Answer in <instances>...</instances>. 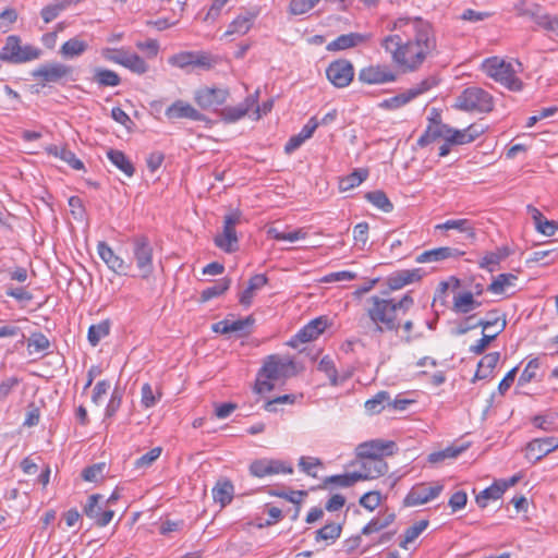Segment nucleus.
<instances>
[{"label":"nucleus","mask_w":558,"mask_h":558,"mask_svg":"<svg viewBox=\"0 0 558 558\" xmlns=\"http://www.w3.org/2000/svg\"><path fill=\"white\" fill-rule=\"evenodd\" d=\"M161 448L155 447L135 461V468L143 469L150 466L161 454Z\"/></svg>","instance_id":"e2e57ef3"},{"label":"nucleus","mask_w":558,"mask_h":558,"mask_svg":"<svg viewBox=\"0 0 558 558\" xmlns=\"http://www.w3.org/2000/svg\"><path fill=\"white\" fill-rule=\"evenodd\" d=\"M398 74L388 64H369L359 71L357 80L367 85H381L396 82Z\"/></svg>","instance_id":"9d476101"},{"label":"nucleus","mask_w":558,"mask_h":558,"mask_svg":"<svg viewBox=\"0 0 558 558\" xmlns=\"http://www.w3.org/2000/svg\"><path fill=\"white\" fill-rule=\"evenodd\" d=\"M449 132H451V126H449L448 124H445V123H438L435 125L427 124L426 130L418 137L416 144L420 147H425L439 138L447 141Z\"/></svg>","instance_id":"a878e982"},{"label":"nucleus","mask_w":558,"mask_h":558,"mask_svg":"<svg viewBox=\"0 0 558 558\" xmlns=\"http://www.w3.org/2000/svg\"><path fill=\"white\" fill-rule=\"evenodd\" d=\"M371 39L369 34L349 33L338 36L335 40L330 41L326 49L328 51H341L350 48L357 47Z\"/></svg>","instance_id":"4be33fe9"},{"label":"nucleus","mask_w":558,"mask_h":558,"mask_svg":"<svg viewBox=\"0 0 558 558\" xmlns=\"http://www.w3.org/2000/svg\"><path fill=\"white\" fill-rule=\"evenodd\" d=\"M326 76L335 87H347L354 78V66L347 59L335 60L327 66Z\"/></svg>","instance_id":"9b49d317"},{"label":"nucleus","mask_w":558,"mask_h":558,"mask_svg":"<svg viewBox=\"0 0 558 558\" xmlns=\"http://www.w3.org/2000/svg\"><path fill=\"white\" fill-rule=\"evenodd\" d=\"M320 0H290L288 11L292 15H302L312 10Z\"/></svg>","instance_id":"6e6d98bb"},{"label":"nucleus","mask_w":558,"mask_h":558,"mask_svg":"<svg viewBox=\"0 0 558 558\" xmlns=\"http://www.w3.org/2000/svg\"><path fill=\"white\" fill-rule=\"evenodd\" d=\"M110 333V322L108 319L88 328L87 339L93 347H96L101 339Z\"/></svg>","instance_id":"c03bdc74"},{"label":"nucleus","mask_w":558,"mask_h":558,"mask_svg":"<svg viewBox=\"0 0 558 558\" xmlns=\"http://www.w3.org/2000/svg\"><path fill=\"white\" fill-rule=\"evenodd\" d=\"M357 472L331 475L324 480V485L335 484L341 487H351L359 481Z\"/></svg>","instance_id":"603ef678"},{"label":"nucleus","mask_w":558,"mask_h":558,"mask_svg":"<svg viewBox=\"0 0 558 558\" xmlns=\"http://www.w3.org/2000/svg\"><path fill=\"white\" fill-rule=\"evenodd\" d=\"M231 279L228 277L221 278L215 283L206 289H204L201 293V301L207 302L214 298L222 295L230 288Z\"/></svg>","instance_id":"ea45409f"},{"label":"nucleus","mask_w":558,"mask_h":558,"mask_svg":"<svg viewBox=\"0 0 558 558\" xmlns=\"http://www.w3.org/2000/svg\"><path fill=\"white\" fill-rule=\"evenodd\" d=\"M422 278V269H403L392 272L387 278V284L390 290H399L407 284L420 281Z\"/></svg>","instance_id":"b1692460"},{"label":"nucleus","mask_w":558,"mask_h":558,"mask_svg":"<svg viewBox=\"0 0 558 558\" xmlns=\"http://www.w3.org/2000/svg\"><path fill=\"white\" fill-rule=\"evenodd\" d=\"M93 81L100 87H116L120 85L121 77L112 70L96 68L94 70Z\"/></svg>","instance_id":"c9c22d12"},{"label":"nucleus","mask_w":558,"mask_h":558,"mask_svg":"<svg viewBox=\"0 0 558 558\" xmlns=\"http://www.w3.org/2000/svg\"><path fill=\"white\" fill-rule=\"evenodd\" d=\"M102 500L100 494H93L88 497L86 505L83 507V513L94 520L95 524L99 527L107 526L114 517V511L111 509L102 510L99 505Z\"/></svg>","instance_id":"4468645a"},{"label":"nucleus","mask_w":558,"mask_h":558,"mask_svg":"<svg viewBox=\"0 0 558 558\" xmlns=\"http://www.w3.org/2000/svg\"><path fill=\"white\" fill-rule=\"evenodd\" d=\"M242 220V213L233 210L227 214L223 218L222 233L217 234L214 243L217 247L226 253H233L239 248V239L235 231V226Z\"/></svg>","instance_id":"39448f33"},{"label":"nucleus","mask_w":558,"mask_h":558,"mask_svg":"<svg viewBox=\"0 0 558 558\" xmlns=\"http://www.w3.org/2000/svg\"><path fill=\"white\" fill-rule=\"evenodd\" d=\"M318 369L320 372H324L328 376L330 384L332 386L338 385V372H337L333 361L328 355H325L319 361Z\"/></svg>","instance_id":"13d9d810"},{"label":"nucleus","mask_w":558,"mask_h":558,"mask_svg":"<svg viewBox=\"0 0 558 558\" xmlns=\"http://www.w3.org/2000/svg\"><path fill=\"white\" fill-rule=\"evenodd\" d=\"M123 66L136 74H144L148 70V65L145 60L136 53H129Z\"/></svg>","instance_id":"4d7b16f0"},{"label":"nucleus","mask_w":558,"mask_h":558,"mask_svg":"<svg viewBox=\"0 0 558 558\" xmlns=\"http://www.w3.org/2000/svg\"><path fill=\"white\" fill-rule=\"evenodd\" d=\"M73 68L59 62H47L32 71V76L43 87L49 83H59L72 75Z\"/></svg>","instance_id":"1a4fd4ad"},{"label":"nucleus","mask_w":558,"mask_h":558,"mask_svg":"<svg viewBox=\"0 0 558 558\" xmlns=\"http://www.w3.org/2000/svg\"><path fill=\"white\" fill-rule=\"evenodd\" d=\"M464 255L463 251L456 247L442 246L425 251L416 257L417 263L440 262L448 258H459Z\"/></svg>","instance_id":"393cba45"},{"label":"nucleus","mask_w":558,"mask_h":558,"mask_svg":"<svg viewBox=\"0 0 558 558\" xmlns=\"http://www.w3.org/2000/svg\"><path fill=\"white\" fill-rule=\"evenodd\" d=\"M97 253L107 267L119 276H126L131 265L117 255L105 241L97 244Z\"/></svg>","instance_id":"f3484780"},{"label":"nucleus","mask_w":558,"mask_h":558,"mask_svg":"<svg viewBox=\"0 0 558 558\" xmlns=\"http://www.w3.org/2000/svg\"><path fill=\"white\" fill-rule=\"evenodd\" d=\"M447 142L457 145H464L473 142V136L468 133L466 129L457 130L451 128V132L447 137Z\"/></svg>","instance_id":"680f3d73"},{"label":"nucleus","mask_w":558,"mask_h":558,"mask_svg":"<svg viewBox=\"0 0 558 558\" xmlns=\"http://www.w3.org/2000/svg\"><path fill=\"white\" fill-rule=\"evenodd\" d=\"M437 80L433 76L424 78L416 86L407 89L403 93H400L393 97L384 99L378 104V107L384 110H397L424 93L428 92L430 88L437 85Z\"/></svg>","instance_id":"423d86ee"},{"label":"nucleus","mask_w":558,"mask_h":558,"mask_svg":"<svg viewBox=\"0 0 558 558\" xmlns=\"http://www.w3.org/2000/svg\"><path fill=\"white\" fill-rule=\"evenodd\" d=\"M390 396L387 391L377 392L372 399H368L364 407L367 413L377 414L385 409V402L388 403Z\"/></svg>","instance_id":"09e8293b"},{"label":"nucleus","mask_w":558,"mask_h":558,"mask_svg":"<svg viewBox=\"0 0 558 558\" xmlns=\"http://www.w3.org/2000/svg\"><path fill=\"white\" fill-rule=\"evenodd\" d=\"M360 505L369 510L373 511L377 507H379L381 502V495L378 490H371L365 493L359 500Z\"/></svg>","instance_id":"052dcab7"},{"label":"nucleus","mask_w":558,"mask_h":558,"mask_svg":"<svg viewBox=\"0 0 558 558\" xmlns=\"http://www.w3.org/2000/svg\"><path fill=\"white\" fill-rule=\"evenodd\" d=\"M107 157L125 175L132 177L134 174L135 168L123 151L109 149L107 151Z\"/></svg>","instance_id":"e433bc0d"},{"label":"nucleus","mask_w":558,"mask_h":558,"mask_svg":"<svg viewBox=\"0 0 558 558\" xmlns=\"http://www.w3.org/2000/svg\"><path fill=\"white\" fill-rule=\"evenodd\" d=\"M258 90L254 95H248L243 102L233 107H226L221 111V118L228 123H233L246 116V113L256 105Z\"/></svg>","instance_id":"412c9836"},{"label":"nucleus","mask_w":558,"mask_h":558,"mask_svg":"<svg viewBox=\"0 0 558 558\" xmlns=\"http://www.w3.org/2000/svg\"><path fill=\"white\" fill-rule=\"evenodd\" d=\"M260 374L269 380L289 378L296 374L295 363L290 357L269 355L260 368Z\"/></svg>","instance_id":"6e6552de"},{"label":"nucleus","mask_w":558,"mask_h":558,"mask_svg":"<svg viewBox=\"0 0 558 558\" xmlns=\"http://www.w3.org/2000/svg\"><path fill=\"white\" fill-rule=\"evenodd\" d=\"M366 314L373 324V332L398 331L401 324L398 313H407L414 304L410 293H405L400 300L384 299L373 295L367 299Z\"/></svg>","instance_id":"f03ea898"},{"label":"nucleus","mask_w":558,"mask_h":558,"mask_svg":"<svg viewBox=\"0 0 558 558\" xmlns=\"http://www.w3.org/2000/svg\"><path fill=\"white\" fill-rule=\"evenodd\" d=\"M229 97V90L220 87H202L195 92L194 100L204 110L216 109Z\"/></svg>","instance_id":"ddd939ff"},{"label":"nucleus","mask_w":558,"mask_h":558,"mask_svg":"<svg viewBox=\"0 0 558 558\" xmlns=\"http://www.w3.org/2000/svg\"><path fill=\"white\" fill-rule=\"evenodd\" d=\"M257 17V13L247 11L244 14L238 15L229 25L228 29L223 33L222 37L232 35L243 36L250 32Z\"/></svg>","instance_id":"5701e85b"},{"label":"nucleus","mask_w":558,"mask_h":558,"mask_svg":"<svg viewBox=\"0 0 558 558\" xmlns=\"http://www.w3.org/2000/svg\"><path fill=\"white\" fill-rule=\"evenodd\" d=\"M213 499L219 504L221 508H225L233 500L234 486L228 478H220L216 482L211 489Z\"/></svg>","instance_id":"bb28decb"},{"label":"nucleus","mask_w":558,"mask_h":558,"mask_svg":"<svg viewBox=\"0 0 558 558\" xmlns=\"http://www.w3.org/2000/svg\"><path fill=\"white\" fill-rule=\"evenodd\" d=\"M510 254L511 250L508 246L497 247L494 252H487L478 262V266L482 269L493 272L500 262L506 259Z\"/></svg>","instance_id":"c756f323"},{"label":"nucleus","mask_w":558,"mask_h":558,"mask_svg":"<svg viewBox=\"0 0 558 558\" xmlns=\"http://www.w3.org/2000/svg\"><path fill=\"white\" fill-rule=\"evenodd\" d=\"M389 470L387 462L383 457L363 458L361 462V471H356L359 481H367L378 478L385 475Z\"/></svg>","instance_id":"a211bd4d"},{"label":"nucleus","mask_w":558,"mask_h":558,"mask_svg":"<svg viewBox=\"0 0 558 558\" xmlns=\"http://www.w3.org/2000/svg\"><path fill=\"white\" fill-rule=\"evenodd\" d=\"M165 116L171 121L177 119H190L193 121L204 120L203 113L183 100H177L171 106H169L165 111Z\"/></svg>","instance_id":"aec40b11"},{"label":"nucleus","mask_w":558,"mask_h":558,"mask_svg":"<svg viewBox=\"0 0 558 558\" xmlns=\"http://www.w3.org/2000/svg\"><path fill=\"white\" fill-rule=\"evenodd\" d=\"M537 26L558 36V15L547 13V16L537 17Z\"/></svg>","instance_id":"774afa93"},{"label":"nucleus","mask_w":558,"mask_h":558,"mask_svg":"<svg viewBox=\"0 0 558 558\" xmlns=\"http://www.w3.org/2000/svg\"><path fill=\"white\" fill-rule=\"evenodd\" d=\"M482 303L476 301L470 291L458 293L453 296L452 311L457 314H469Z\"/></svg>","instance_id":"7c9ffc66"},{"label":"nucleus","mask_w":558,"mask_h":558,"mask_svg":"<svg viewBox=\"0 0 558 558\" xmlns=\"http://www.w3.org/2000/svg\"><path fill=\"white\" fill-rule=\"evenodd\" d=\"M558 258V250L550 248L544 251H535L530 258L531 262H544V265H549Z\"/></svg>","instance_id":"69168bd1"},{"label":"nucleus","mask_w":558,"mask_h":558,"mask_svg":"<svg viewBox=\"0 0 558 558\" xmlns=\"http://www.w3.org/2000/svg\"><path fill=\"white\" fill-rule=\"evenodd\" d=\"M327 327V319L318 317L311 320L302 329H300L289 341L288 345L298 348L300 343H305L318 338Z\"/></svg>","instance_id":"dca6fc26"},{"label":"nucleus","mask_w":558,"mask_h":558,"mask_svg":"<svg viewBox=\"0 0 558 558\" xmlns=\"http://www.w3.org/2000/svg\"><path fill=\"white\" fill-rule=\"evenodd\" d=\"M484 72L496 82L500 83L510 90L519 92L522 89L523 83L515 75V71L510 62L498 59L497 57L488 58L482 65Z\"/></svg>","instance_id":"7ed1b4c3"},{"label":"nucleus","mask_w":558,"mask_h":558,"mask_svg":"<svg viewBox=\"0 0 558 558\" xmlns=\"http://www.w3.org/2000/svg\"><path fill=\"white\" fill-rule=\"evenodd\" d=\"M556 449H558L557 437L535 438L527 442L525 447V458L532 464H535Z\"/></svg>","instance_id":"2eb2a0df"},{"label":"nucleus","mask_w":558,"mask_h":558,"mask_svg":"<svg viewBox=\"0 0 558 558\" xmlns=\"http://www.w3.org/2000/svg\"><path fill=\"white\" fill-rule=\"evenodd\" d=\"M250 473L255 477L270 475L269 459H258L250 464Z\"/></svg>","instance_id":"0e129e2a"},{"label":"nucleus","mask_w":558,"mask_h":558,"mask_svg":"<svg viewBox=\"0 0 558 558\" xmlns=\"http://www.w3.org/2000/svg\"><path fill=\"white\" fill-rule=\"evenodd\" d=\"M428 524V520H421L408 527L404 531L403 539L400 542L399 546L407 549L408 544L414 542L427 529Z\"/></svg>","instance_id":"49530a36"},{"label":"nucleus","mask_w":558,"mask_h":558,"mask_svg":"<svg viewBox=\"0 0 558 558\" xmlns=\"http://www.w3.org/2000/svg\"><path fill=\"white\" fill-rule=\"evenodd\" d=\"M436 229L439 230H451L456 229L465 234V238L469 240H475L476 233L474 228V222L470 219H450L445 221L444 223L437 225Z\"/></svg>","instance_id":"2f4dec72"},{"label":"nucleus","mask_w":558,"mask_h":558,"mask_svg":"<svg viewBox=\"0 0 558 558\" xmlns=\"http://www.w3.org/2000/svg\"><path fill=\"white\" fill-rule=\"evenodd\" d=\"M365 198L375 207L384 213H391L393 204L389 201L386 193L381 190L372 191L365 194Z\"/></svg>","instance_id":"37998d69"},{"label":"nucleus","mask_w":558,"mask_h":558,"mask_svg":"<svg viewBox=\"0 0 558 558\" xmlns=\"http://www.w3.org/2000/svg\"><path fill=\"white\" fill-rule=\"evenodd\" d=\"M161 393L157 390L154 391L153 387L146 383L141 389V403L145 409L153 408L160 400Z\"/></svg>","instance_id":"5fc2aeb1"},{"label":"nucleus","mask_w":558,"mask_h":558,"mask_svg":"<svg viewBox=\"0 0 558 558\" xmlns=\"http://www.w3.org/2000/svg\"><path fill=\"white\" fill-rule=\"evenodd\" d=\"M506 318L504 317L501 319V324H500V327L498 329V331H496L494 335H486L484 333L483 337L473 345L470 347V352L476 354V355H480L482 354L486 348L488 347V344L501 332L504 331V329L506 328Z\"/></svg>","instance_id":"864d4df0"},{"label":"nucleus","mask_w":558,"mask_h":558,"mask_svg":"<svg viewBox=\"0 0 558 558\" xmlns=\"http://www.w3.org/2000/svg\"><path fill=\"white\" fill-rule=\"evenodd\" d=\"M268 283L265 274H256L252 276L247 282L246 289L240 294L239 302L245 307L252 305L255 293Z\"/></svg>","instance_id":"cd10ccee"},{"label":"nucleus","mask_w":558,"mask_h":558,"mask_svg":"<svg viewBox=\"0 0 558 558\" xmlns=\"http://www.w3.org/2000/svg\"><path fill=\"white\" fill-rule=\"evenodd\" d=\"M368 177L367 169H355L353 172L342 178L339 182V189L342 192L352 190L359 186Z\"/></svg>","instance_id":"79ce46f5"},{"label":"nucleus","mask_w":558,"mask_h":558,"mask_svg":"<svg viewBox=\"0 0 558 558\" xmlns=\"http://www.w3.org/2000/svg\"><path fill=\"white\" fill-rule=\"evenodd\" d=\"M453 107L466 112H490L494 108V101L488 92L471 86L456 98Z\"/></svg>","instance_id":"20e7f679"},{"label":"nucleus","mask_w":558,"mask_h":558,"mask_svg":"<svg viewBox=\"0 0 558 558\" xmlns=\"http://www.w3.org/2000/svg\"><path fill=\"white\" fill-rule=\"evenodd\" d=\"M464 450H465V447H463V446H460V447L449 446L444 450L432 452L428 456L427 460L430 463H439L446 459L457 458Z\"/></svg>","instance_id":"3c124183"},{"label":"nucleus","mask_w":558,"mask_h":558,"mask_svg":"<svg viewBox=\"0 0 558 558\" xmlns=\"http://www.w3.org/2000/svg\"><path fill=\"white\" fill-rule=\"evenodd\" d=\"M270 496L283 498L289 502L299 504V501H303V498L307 496V492L305 490H280V489H271L269 490Z\"/></svg>","instance_id":"bf43d9fd"},{"label":"nucleus","mask_w":558,"mask_h":558,"mask_svg":"<svg viewBox=\"0 0 558 558\" xmlns=\"http://www.w3.org/2000/svg\"><path fill=\"white\" fill-rule=\"evenodd\" d=\"M539 367L541 361L538 357L530 360L518 379V385L524 386L533 380H541L537 375Z\"/></svg>","instance_id":"de8ad7c7"},{"label":"nucleus","mask_w":558,"mask_h":558,"mask_svg":"<svg viewBox=\"0 0 558 558\" xmlns=\"http://www.w3.org/2000/svg\"><path fill=\"white\" fill-rule=\"evenodd\" d=\"M505 492L506 486H501L499 482H495L476 496V504L480 508H485L487 506L488 499L497 500L502 496Z\"/></svg>","instance_id":"58836bf2"},{"label":"nucleus","mask_w":558,"mask_h":558,"mask_svg":"<svg viewBox=\"0 0 558 558\" xmlns=\"http://www.w3.org/2000/svg\"><path fill=\"white\" fill-rule=\"evenodd\" d=\"M46 151L49 155L59 157L61 160L65 161L75 170H82L84 168V163L76 158L75 154L72 150L68 149L66 147L60 148L57 145H49L46 148Z\"/></svg>","instance_id":"f704fd0d"},{"label":"nucleus","mask_w":558,"mask_h":558,"mask_svg":"<svg viewBox=\"0 0 558 558\" xmlns=\"http://www.w3.org/2000/svg\"><path fill=\"white\" fill-rule=\"evenodd\" d=\"M533 424L545 432H551L557 428L556 417L554 415H535Z\"/></svg>","instance_id":"338daca9"},{"label":"nucleus","mask_w":558,"mask_h":558,"mask_svg":"<svg viewBox=\"0 0 558 558\" xmlns=\"http://www.w3.org/2000/svg\"><path fill=\"white\" fill-rule=\"evenodd\" d=\"M391 29L400 34L384 37L380 46L403 73L417 71L437 48L432 24L421 17H399Z\"/></svg>","instance_id":"f257e3e1"},{"label":"nucleus","mask_w":558,"mask_h":558,"mask_svg":"<svg viewBox=\"0 0 558 558\" xmlns=\"http://www.w3.org/2000/svg\"><path fill=\"white\" fill-rule=\"evenodd\" d=\"M106 472V463L99 462L85 468L82 472V477L86 482L97 483L105 477Z\"/></svg>","instance_id":"8fccbe9b"},{"label":"nucleus","mask_w":558,"mask_h":558,"mask_svg":"<svg viewBox=\"0 0 558 558\" xmlns=\"http://www.w3.org/2000/svg\"><path fill=\"white\" fill-rule=\"evenodd\" d=\"M341 533L342 524L330 522L315 532V541L317 543L326 542V545H331L341 536Z\"/></svg>","instance_id":"72a5a7b5"},{"label":"nucleus","mask_w":558,"mask_h":558,"mask_svg":"<svg viewBox=\"0 0 558 558\" xmlns=\"http://www.w3.org/2000/svg\"><path fill=\"white\" fill-rule=\"evenodd\" d=\"M396 520L395 512H388L383 518H373L361 531L362 535H371L388 527Z\"/></svg>","instance_id":"4c0bfd02"},{"label":"nucleus","mask_w":558,"mask_h":558,"mask_svg":"<svg viewBox=\"0 0 558 558\" xmlns=\"http://www.w3.org/2000/svg\"><path fill=\"white\" fill-rule=\"evenodd\" d=\"M133 259L140 276L147 279L154 272L153 246L145 235H136L131 240Z\"/></svg>","instance_id":"0eeeda50"},{"label":"nucleus","mask_w":558,"mask_h":558,"mask_svg":"<svg viewBox=\"0 0 558 558\" xmlns=\"http://www.w3.org/2000/svg\"><path fill=\"white\" fill-rule=\"evenodd\" d=\"M518 279L515 275L512 274H500L490 282L487 287V290L494 294H502L508 287L514 284V281Z\"/></svg>","instance_id":"a18cd8bd"},{"label":"nucleus","mask_w":558,"mask_h":558,"mask_svg":"<svg viewBox=\"0 0 558 558\" xmlns=\"http://www.w3.org/2000/svg\"><path fill=\"white\" fill-rule=\"evenodd\" d=\"M444 489V485L436 483L429 485L427 483L415 484L403 499L404 507H415L424 505L437 498Z\"/></svg>","instance_id":"f8f14e48"},{"label":"nucleus","mask_w":558,"mask_h":558,"mask_svg":"<svg viewBox=\"0 0 558 558\" xmlns=\"http://www.w3.org/2000/svg\"><path fill=\"white\" fill-rule=\"evenodd\" d=\"M21 39L16 35H10L7 37L5 44L0 51L1 62L5 61L13 64H19L20 52H21Z\"/></svg>","instance_id":"c85d7f7f"},{"label":"nucleus","mask_w":558,"mask_h":558,"mask_svg":"<svg viewBox=\"0 0 558 558\" xmlns=\"http://www.w3.org/2000/svg\"><path fill=\"white\" fill-rule=\"evenodd\" d=\"M499 352H490L484 355L477 364V369L475 372L473 381L489 377L494 368L496 367L497 363L499 362Z\"/></svg>","instance_id":"473e14b6"},{"label":"nucleus","mask_w":558,"mask_h":558,"mask_svg":"<svg viewBox=\"0 0 558 558\" xmlns=\"http://www.w3.org/2000/svg\"><path fill=\"white\" fill-rule=\"evenodd\" d=\"M396 448V444L391 440H380L374 439L369 441L362 442L357 446V457L363 458H373V457H383L386 454H392L393 449Z\"/></svg>","instance_id":"6ab92c4d"},{"label":"nucleus","mask_w":558,"mask_h":558,"mask_svg":"<svg viewBox=\"0 0 558 558\" xmlns=\"http://www.w3.org/2000/svg\"><path fill=\"white\" fill-rule=\"evenodd\" d=\"M87 47L88 45L86 41L74 37L69 39L61 46L60 53L64 58L71 59L83 54L86 51Z\"/></svg>","instance_id":"a19ab883"}]
</instances>
